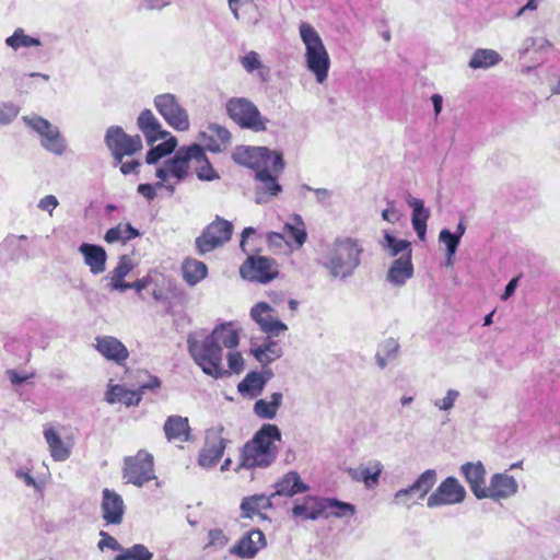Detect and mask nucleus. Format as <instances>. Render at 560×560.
I'll list each match as a JSON object with an SVG mask.
<instances>
[{
  "label": "nucleus",
  "mask_w": 560,
  "mask_h": 560,
  "mask_svg": "<svg viewBox=\"0 0 560 560\" xmlns=\"http://www.w3.org/2000/svg\"><path fill=\"white\" fill-rule=\"evenodd\" d=\"M518 491L516 479L505 472H498L491 476L489 485L486 486L481 499H491L495 502L506 500Z\"/></svg>",
  "instance_id": "a211bd4d"
},
{
  "label": "nucleus",
  "mask_w": 560,
  "mask_h": 560,
  "mask_svg": "<svg viewBox=\"0 0 560 560\" xmlns=\"http://www.w3.org/2000/svg\"><path fill=\"white\" fill-rule=\"evenodd\" d=\"M48 451L55 462H65L71 455V445L66 443L60 433L50 424H45L43 430Z\"/></svg>",
  "instance_id": "393cba45"
},
{
  "label": "nucleus",
  "mask_w": 560,
  "mask_h": 560,
  "mask_svg": "<svg viewBox=\"0 0 560 560\" xmlns=\"http://www.w3.org/2000/svg\"><path fill=\"white\" fill-rule=\"evenodd\" d=\"M320 518L352 517L357 512L353 504L334 498H320Z\"/></svg>",
  "instance_id": "c756f323"
},
{
  "label": "nucleus",
  "mask_w": 560,
  "mask_h": 560,
  "mask_svg": "<svg viewBox=\"0 0 560 560\" xmlns=\"http://www.w3.org/2000/svg\"><path fill=\"white\" fill-rule=\"evenodd\" d=\"M233 232V224L220 217H217L206 226L200 236L196 238V247L200 255H205L224 245L230 241Z\"/></svg>",
  "instance_id": "9b49d317"
},
{
  "label": "nucleus",
  "mask_w": 560,
  "mask_h": 560,
  "mask_svg": "<svg viewBox=\"0 0 560 560\" xmlns=\"http://www.w3.org/2000/svg\"><path fill=\"white\" fill-rule=\"evenodd\" d=\"M407 203L412 209V228L416 231L418 237L423 241L425 237L427 222L430 217V211L424 207L422 199L412 197L411 195L407 197Z\"/></svg>",
  "instance_id": "2f4dec72"
},
{
  "label": "nucleus",
  "mask_w": 560,
  "mask_h": 560,
  "mask_svg": "<svg viewBox=\"0 0 560 560\" xmlns=\"http://www.w3.org/2000/svg\"><path fill=\"white\" fill-rule=\"evenodd\" d=\"M229 116L242 128L254 131L266 130V119L254 103L244 97H233L226 103Z\"/></svg>",
  "instance_id": "0eeeda50"
},
{
  "label": "nucleus",
  "mask_w": 560,
  "mask_h": 560,
  "mask_svg": "<svg viewBox=\"0 0 560 560\" xmlns=\"http://www.w3.org/2000/svg\"><path fill=\"white\" fill-rule=\"evenodd\" d=\"M271 499V495L266 494H254L244 498L241 503L242 516L250 518L254 515H258L262 511L270 509L272 506Z\"/></svg>",
  "instance_id": "4c0bfd02"
},
{
  "label": "nucleus",
  "mask_w": 560,
  "mask_h": 560,
  "mask_svg": "<svg viewBox=\"0 0 560 560\" xmlns=\"http://www.w3.org/2000/svg\"><path fill=\"white\" fill-rule=\"evenodd\" d=\"M240 275L247 281L268 283L278 277L279 268L273 258L249 256L241 266Z\"/></svg>",
  "instance_id": "ddd939ff"
},
{
  "label": "nucleus",
  "mask_w": 560,
  "mask_h": 560,
  "mask_svg": "<svg viewBox=\"0 0 560 560\" xmlns=\"http://www.w3.org/2000/svg\"><path fill=\"white\" fill-rule=\"evenodd\" d=\"M374 359L377 366L383 370L394 362L395 352H376Z\"/></svg>",
  "instance_id": "680f3d73"
},
{
  "label": "nucleus",
  "mask_w": 560,
  "mask_h": 560,
  "mask_svg": "<svg viewBox=\"0 0 560 560\" xmlns=\"http://www.w3.org/2000/svg\"><path fill=\"white\" fill-rule=\"evenodd\" d=\"M164 141L156 147L152 148L145 156V162L148 164H154L160 159L171 154L175 148L177 147V140L175 137H173L171 133L167 136L166 139H163Z\"/></svg>",
  "instance_id": "c03bdc74"
},
{
  "label": "nucleus",
  "mask_w": 560,
  "mask_h": 560,
  "mask_svg": "<svg viewBox=\"0 0 560 560\" xmlns=\"http://www.w3.org/2000/svg\"><path fill=\"white\" fill-rule=\"evenodd\" d=\"M14 476L16 479L24 482L26 487L34 489L36 492H42L45 487L44 481L35 479L32 475V470L27 467H20L15 469Z\"/></svg>",
  "instance_id": "3c124183"
},
{
  "label": "nucleus",
  "mask_w": 560,
  "mask_h": 560,
  "mask_svg": "<svg viewBox=\"0 0 560 560\" xmlns=\"http://www.w3.org/2000/svg\"><path fill=\"white\" fill-rule=\"evenodd\" d=\"M467 495L465 487L455 477H447L428 495L427 508L438 509L460 504Z\"/></svg>",
  "instance_id": "9d476101"
},
{
  "label": "nucleus",
  "mask_w": 560,
  "mask_h": 560,
  "mask_svg": "<svg viewBox=\"0 0 560 560\" xmlns=\"http://www.w3.org/2000/svg\"><path fill=\"white\" fill-rule=\"evenodd\" d=\"M79 252L82 254L84 264L89 267L91 273L101 275L105 271L107 254L103 247L83 243L80 245Z\"/></svg>",
  "instance_id": "cd10ccee"
},
{
  "label": "nucleus",
  "mask_w": 560,
  "mask_h": 560,
  "mask_svg": "<svg viewBox=\"0 0 560 560\" xmlns=\"http://www.w3.org/2000/svg\"><path fill=\"white\" fill-rule=\"evenodd\" d=\"M223 427L217 425L206 433V443L199 455V465L203 468H211L218 464L223 456L226 439L223 436Z\"/></svg>",
  "instance_id": "2eb2a0df"
},
{
  "label": "nucleus",
  "mask_w": 560,
  "mask_h": 560,
  "mask_svg": "<svg viewBox=\"0 0 560 560\" xmlns=\"http://www.w3.org/2000/svg\"><path fill=\"white\" fill-rule=\"evenodd\" d=\"M229 537L220 528H212L208 532V542L205 548L222 550L229 544Z\"/></svg>",
  "instance_id": "5fc2aeb1"
},
{
  "label": "nucleus",
  "mask_w": 560,
  "mask_h": 560,
  "mask_svg": "<svg viewBox=\"0 0 560 560\" xmlns=\"http://www.w3.org/2000/svg\"><path fill=\"white\" fill-rule=\"evenodd\" d=\"M270 372H250L242 382L238 383L237 389L242 395L256 397L262 392L265 384L270 378Z\"/></svg>",
  "instance_id": "e433bc0d"
},
{
  "label": "nucleus",
  "mask_w": 560,
  "mask_h": 560,
  "mask_svg": "<svg viewBox=\"0 0 560 560\" xmlns=\"http://www.w3.org/2000/svg\"><path fill=\"white\" fill-rule=\"evenodd\" d=\"M153 553L141 544L133 545L124 550L115 560H151Z\"/></svg>",
  "instance_id": "09e8293b"
},
{
  "label": "nucleus",
  "mask_w": 560,
  "mask_h": 560,
  "mask_svg": "<svg viewBox=\"0 0 560 560\" xmlns=\"http://www.w3.org/2000/svg\"><path fill=\"white\" fill-rule=\"evenodd\" d=\"M156 188H160L156 185L151 184H140L137 188L138 192L143 196L147 200H153L156 196Z\"/></svg>",
  "instance_id": "338daca9"
},
{
  "label": "nucleus",
  "mask_w": 560,
  "mask_h": 560,
  "mask_svg": "<svg viewBox=\"0 0 560 560\" xmlns=\"http://www.w3.org/2000/svg\"><path fill=\"white\" fill-rule=\"evenodd\" d=\"M164 432L168 441H188L190 433L188 419L182 416L168 417L164 423Z\"/></svg>",
  "instance_id": "f704fd0d"
},
{
  "label": "nucleus",
  "mask_w": 560,
  "mask_h": 560,
  "mask_svg": "<svg viewBox=\"0 0 560 560\" xmlns=\"http://www.w3.org/2000/svg\"><path fill=\"white\" fill-rule=\"evenodd\" d=\"M292 514L303 520H318L322 516L320 497L307 495L301 503L294 504Z\"/></svg>",
  "instance_id": "58836bf2"
},
{
  "label": "nucleus",
  "mask_w": 560,
  "mask_h": 560,
  "mask_svg": "<svg viewBox=\"0 0 560 560\" xmlns=\"http://www.w3.org/2000/svg\"><path fill=\"white\" fill-rule=\"evenodd\" d=\"M242 66L247 72L259 71V75L265 79L268 74V69L262 65L259 55L256 51H249L241 59Z\"/></svg>",
  "instance_id": "8fccbe9b"
},
{
  "label": "nucleus",
  "mask_w": 560,
  "mask_h": 560,
  "mask_svg": "<svg viewBox=\"0 0 560 560\" xmlns=\"http://www.w3.org/2000/svg\"><path fill=\"white\" fill-rule=\"evenodd\" d=\"M19 115V108L11 103L0 104V125L10 124Z\"/></svg>",
  "instance_id": "4d7b16f0"
},
{
  "label": "nucleus",
  "mask_w": 560,
  "mask_h": 560,
  "mask_svg": "<svg viewBox=\"0 0 560 560\" xmlns=\"http://www.w3.org/2000/svg\"><path fill=\"white\" fill-rule=\"evenodd\" d=\"M299 35L304 46V66L315 77L318 84L326 82L330 69V56L323 38L316 28L307 23L301 22Z\"/></svg>",
  "instance_id": "7ed1b4c3"
},
{
  "label": "nucleus",
  "mask_w": 560,
  "mask_h": 560,
  "mask_svg": "<svg viewBox=\"0 0 560 560\" xmlns=\"http://www.w3.org/2000/svg\"><path fill=\"white\" fill-rule=\"evenodd\" d=\"M200 156V145L190 144L179 148L172 159L156 168L155 175L160 179L159 187L166 188L171 194L175 191V186L182 183L189 174L192 156Z\"/></svg>",
  "instance_id": "20e7f679"
},
{
  "label": "nucleus",
  "mask_w": 560,
  "mask_h": 560,
  "mask_svg": "<svg viewBox=\"0 0 560 560\" xmlns=\"http://www.w3.org/2000/svg\"><path fill=\"white\" fill-rule=\"evenodd\" d=\"M460 472L468 483L474 495L481 500L486 488V468L481 462L465 463L460 466Z\"/></svg>",
  "instance_id": "b1692460"
},
{
  "label": "nucleus",
  "mask_w": 560,
  "mask_h": 560,
  "mask_svg": "<svg viewBox=\"0 0 560 560\" xmlns=\"http://www.w3.org/2000/svg\"><path fill=\"white\" fill-rule=\"evenodd\" d=\"M413 276L411 255L399 256L390 265L386 279L394 287H402Z\"/></svg>",
  "instance_id": "bb28decb"
},
{
  "label": "nucleus",
  "mask_w": 560,
  "mask_h": 560,
  "mask_svg": "<svg viewBox=\"0 0 560 560\" xmlns=\"http://www.w3.org/2000/svg\"><path fill=\"white\" fill-rule=\"evenodd\" d=\"M382 218L390 223H395L400 219V213L398 210L390 203L388 208L383 210Z\"/></svg>",
  "instance_id": "774afa93"
},
{
  "label": "nucleus",
  "mask_w": 560,
  "mask_h": 560,
  "mask_svg": "<svg viewBox=\"0 0 560 560\" xmlns=\"http://www.w3.org/2000/svg\"><path fill=\"white\" fill-rule=\"evenodd\" d=\"M22 119L37 135L39 143L45 151L57 156H61L67 152V140L57 126L37 115L24 116Z\"/></svg>",
  "instance_id": "39448f33"
},
{
  "label": "nucleus",
  "mask_w": 560,
  "mask_h": 560,
  "mask_svg": "<svg viewBox=\"0 0 560 560\" xmlns=\"http://www.w3.org/2000/svg\"><path fill=\"white\" fill-rule=\"evenodd\" d=\"M284 244L289 247L300 248L306 241L304 222L299 215L287 222L282 229Z\"/></svg>",
  "instance_id": "473e14b6"
},
{
  "label": "nucleus",
  "mask_w": 560,
  "mask_h": 560,
  "mask_svg": "<svg viewBox=\"0 0 560 560\" xmlns=\"http://www.w3.org/2000/svg\"><path fill=\"white\" fill-rule=\"evenodd\" d=\"M282 172L283 171L276 172L271 166H267L255 173L256 203H267L282 191V186L278 182Z\"/></svg>",
  "instance_id": "dca6fc26"
},
{
  "label": "nucleus",
  "mask_w": 560,
  "mask_h": 560,
  "mask_svg": "<svg viewBox=\"0 0 560 560\" xmlns=\"http://www.w3.org/2000/svg\"><path fill=\"white\" fill-rule=\"evenodd\" d=\"M250 316L269 335L278 336L287 330V326L275 314L273 307L266 302L255 304L250 310Z\"/></svg>",
  "instance_id": "aec40b11"
},
{
  "label": "nucleus",
  "mask_w": 560,
  "mask_h": 560,
  "mask_svg": "<svg viewBox=\"0 0 560 560\" xmlns=\"http://www.w3.org/2000/svg\"><path fill=\"white\" fill-rule=\"evenodd\" d=\"M154 106L159 114L173 129L186 131L189 129L190 121L186 108L179 103L176 95L164 93L154 97Z\"/></svg>",
  "instance_id": "6e6552de"
},
{
  "label": "nucleus",
  "mask_w": 560,
  "mask_h": 560,
  "mask_svg": "<svg viewBox=\"0 0 560 560\" xmlns=\"http://www.w3.org/2000/svg\"><path fill=\"white\" fill-rule=\"evenodd\" d=\"M201 138L203 141L209 139V143L206 144L209 151L220 152L230 142L231 135L226 128L212 124L201 132Z\"/></svg>",
  "instance_id": "c9c22d12"
},
{
  "label": "nucleus",
  "mask_w": 560,
  "mask_h": 560,
  "mask_svg": "<svg viewBox=\"0 0 560 560\" xmlns=\"http://www.w3.org/2000/svg\"><path fill=\"white\" fill-rule=\"evenodd\" d=\"M241 328L229 322L219 325L203 340V350L233 349L238 345Z\"/></svg>",
  "instance_id": "f3484780"
},
{
  "label": "nucleus",
  "mask_w": 560,
  "mask_h": 560,
  "mask_svg": "<svg viewBox=\"0 0 560 560\" xmlns=\"http://www.w3.org/2000/svg\"><path fill=\"white\" fill-rule=\"evenodd\" d=\"M308 490V487L302 482L296 471H290L285 474L275 483V492L270 495L293 497L298 493H303Z\"/></svg>",
  "instance_id": "7c9ffc66"
},
{
  "label": "nucleus",
  "mask_w": 560,
  "mask_h": 560,
  "mask_svg": "<svg viewBox=\"0 0 560 560\" xmlns=\"http://www.w3.org/2000/svg\"><path fill=\"white\" fill-rule=\"evenodd\" d=\"M133 269V262L131 258L124 255L119 258L117 266L112 271L117 275V278H125Z\"/></svg>",
  "instance_id": "13d9d810"
},
{
  "label": "nucleus",
  "mask_w": 560,
  "mask_h": 560,
  "mask_svg": "<svg viewBox=\"0 0 560 560\" xmlns=\"http://www.w3.org/2000/svg\"><path fill=\"white\" fill-rule=\"evenodd\" d=\"M192 161L197 163L196 174L200 180L211 182L220 178L219 174L217 171H214L209 160L205 155L203 149L201 147L200 156H192Z\"/></svg>",
  "instance_id": "a18cd8bd"
},
{
  "label": "nucleus",
  "mask_w": 560,
  "mask_h": 560,
  "mask_svg": "<svg viewBox=\"0 0 560 560\" xmlns=\"http://www.w3.org/2000/svg\"><path fill=\"white\" fill-rule=\"evenodd\" d=\"M5 375L12 386L18 388L24 384H32L36 376V372L32 368L9 369L5 371Z\"/></svg>",
  "instance_id": "49530a36"
},
{
  "label": "nucleus",
  "mask_w": 560,
  "mask_h": 560,
  "mask_svg": "<svg viewBox=\"0 0 560 560\" xmlns=\"http://www.w3.org/2000/svg\"><path fill=\"white\" fill-rule=\"evenodd\" d=\"M58 206L59 201L54 195H47L38 201V208L48 212L50 215Z\"/></svg>",
  "instance_id": "052dcab7"
},
{
  "label": "nucleus",
  "mask_w": 560,
  "mask_h": 560,
  "mask_svg": "<svg viewBox=\"0 0 560 560\" xmlns=\"http://www.w3.org/2000/svg\"><path fill=\"white\" fill-rule=\"evenodd\" d=\"M183 277L189 285H195L208 275V268L195 258H187L182 265Z\"/></svg>",
  "instance_id": "a19ab883"
},
{
  "label": "nucleus",
  "mask_w": 560,
  "mask_h": 560,
  "mask_svg": "<svg viewBox=\"0 0 560 560\" xmlns=\"http://www.w3.org/2000/svg\"><path fill=\"white\" fill-rule=\"evenodd\" d=\"M281 441V432L276 424H264L248 441L241 454V466L245 468L269 467L278 456L277 443Z\"/></svg>",
  "instance_id": "f257e3e1"
},
{
  "label": "nucleus",
  "mask_w": 560,
  "mask_h": 560,
  "mask_svg": "<svg viewBox=\"0 0 560 560\" xmlns=\"http://www.w3.org/2000/svg\"><path fill=\"white\" fill-rule=\"evenodd\" d=\"M502 61V56L494 49L477 48L468 62V67L472 70H487L498 66Z\"/></svg>",
  "instance_id": "72a5a7b5"
},
{
  "label": "nucleus",
  "mask_w": 560,
  "mask_h": 560,
  "mask_svg": "<svg viewBox=\"0 0 560 560\" xmlns=\"http://www.w3.org/2000/svg\"><path fill=\"white\" fill-rule=\"evenodd\" d=\"M382 249L387 253L390 257H396L398 255H411V244L410 242L401 238H397L392 235L388 231L384 232L383 238L380 242Z\"/></svg>",
  "instance_id": "ea45409f"
},
{
  "label": "nucleus",
  "mask_w": 560,
  "mask_h": 560,
  "mask_svg": "<svg viewBox=\"0 0 560 560\" xmlns=\"http://www.w3.org/2000/svg\"><path fill=\"white\" fill-rule=\"evenodd\" d=\"M383 468L380 460L373 459L358 467L349 468L348 475L353 481L363 482L366 489H374L380 482Z\"/></svg>",
  "instance_id": "5701e85b"
},
{
  "label": "nucleus",
  "mask_w": 560,
  "mask_h": 560,
  "mask_svg": "<svg viewBox=\"0 0 560 560\" xmlns=\"http://www.w3.org/2000/svg\"><path fill=\"white\" fill-rule=\"evenodd\" d=\"M101 508L102 516L107 524L118 525L122 522L125 504L117 492L104 489Z\"/></svg>",
  "instance_id": "412c9836"
},
{
  "label": "nucleus",
  "mask_w": 560,
  "mask_h": 560,
  "mask_svg": "<svg viewBox=\"0 0 560 560\" xmlns=\"http://www.w3.org/2000/svg\"><path fill=\"white\" fill-rule=\"evenodd\" d=\"M96 341V350H126V347L118 339L110 336L97 338Z\"/></svg>",
  "instance_id": "6e6d98bb"
},
{
  "label": "nucleus",
  "mask_w": 560,
  "mask_h": 560,
  "mask_svg": "<svg viewBox=\"0 0 560 560\" xmlns=\"http://www.w3.org/2000/svg\"><path fill=\"white\" fill-rule=\"evenodd\" d=\"M282 402V394L273 393L270 399H259L254 405V412L261 419H273Z\"/></svg>",
  "instance_id": "79ce46f5"
},
{
  "label": "nucleus",
  "mask_w": 560,
  "mask_h": 560,
  "mask_svg": "<svg viewBox=\"0 0 560 560\" xmlns=\"http://www.w3.org/2000/svg\"><path fill=\"white\" fill-rule=\"evenodd\" d=\"M194 361L202 371L215 378L228 373L223 365L222 352H191Z\"/></svg>",
  "instance_id": "c85d7f7f"
},
{
  "label": "nucleus",
  "mask_w": 560,
  "mask_h": 560,
  "mask_svg": "<svg viewBox=\"0 0 560 560\" xmlns=\"http://www.w3.org/2000/svg\"><path fill=\"white\" fill-rule=\"evenodd\" d=\"M362 243L353 237H337L328 247L324 267L332 279L346 280L361 264Z\"/></svg>",
  "instance_id": "f03ea898"
},
{
  "label": "nucleus",
  "mask_w": 560,
  "mask_h": 560,
  "mask_svg": "<svg viewBox=\"0 0 560 560\" xmlns=\"http://www.w3.org/2000/svg\"><path fill=\"white\" fill-rule=\"evenodd\" d=\"M137 125L144 135L149 144H152L161 139H166L167 136H170L168 131L162 129L161 122L150 109H144L141 112L138 117Z\"/></svg>",
  "instance_id": "a878e982"
},
{
  "label": "nucleus",
  "mask_w": 560,
  "mask_h": 560,
  "mask_svg": "<svg viewBox=\"0 0 560 560\" xmlns=\"http://www.w3.org/2000/svg\"><path fill=\"white\" fill-rule=\"evenodd\" d=\"M105 142L117 163H121L125 155H132L142 149L140 136H129L120 127H110Z\"/></svg>",
  "instance_id": "4468645a"
},
{
  "label": "nucleus",
  "mask_w": 560,
  "mask_h": 560,
  "mask_svg": "<svg viewBox=\"0 0 560 560\" xmlns=\"http://www.w3.org/2000/svg\"><path fill=\"white\" fill-rule=\"evenodd\" d=\"M107 279H108V285L110 288V290H117V291H125L128 289V283L129 282H124V278H117V275L110 272L108 276H107Z\"/></svg>",
  "instance_id": "69168bd1"
},
{
  "label": "nucleus",
  "mask_w": 560,
  "mask_h": 560,
  "mask_svg": "<svg viewBox=\"0 0 560 560\" xmlns=\"http://www.w3.org/2000/svg\"><path fill=\"white\" fill-rule=\"evenodd\" d=\"M242 352H229L228 362L229 369L232 372L240 373L243 368V358L241 355Z\"/></svg>",
  "instance_id": "e2e57ef3"
},
{
  "label": "nucleus",
  "mask_w": 560,
  "mask_h": 560,
  "mask_svg": "<svg viewBox=\"0 0 560 560\" xmlns=\"http://www.w3.org/2000/svg\"><path fill=\"white\" fill-rule=\"evenodd\" d=\"M101 536H102V539L98 542V548L101 550H104L105 548H109L112 550L120 549L119 542L114 537H112L110 535H108L104 532H101Z\"/></svg>",
  "instance_id": "0e129e2a"
},
{
  "label": "nucleus",
  "mask_w": 560,
  "mask_h": 560,
  "mask_svg": "<svg viewBox=\"0 0 560 560\" xmlns=\"http://www.w3.org/2000/svg\"><path fill=\"white\" fill-rule=\"evenodd\" d=\"M138 236H140V232L130 223H119L105 233L104 240L107 243L128 242Z\"/></svg>",
  "instance_id": "37998d69"
},
{
  "label": "nucleus",
  "mask_w": 560,
  "mask_h": 560,
  "mask_svg": "<svg viewBox=\"0 0 560 560\" xmlns=\"http://www.w3.org/2000/svg\"><path fill=\"white\" fill-rule=\"evenodd\" d=\"M122 478L127 483L142 487L145 482L156 479L153 468V456L139 451L135 456L125 458Z\"/></svg>",
  "instance_id": "1a4fd4ad"
},
{
  "label": "nucleus",
  "mask_w": 560,
  "mask_h": 560,
  "mask_svg": "<svg viewBox=\"0 0 560 560\" xmlns=\"http://www.w3.org/2000/svg\"><path fill=\"white\" fill-rule=\"evenodd\" d=\"M459 396L460 394L458 390L450 388L443 397L435 398L432 404L438 410L448 412L454 408Z\"/></svg>",
  "instance_id": "864d4df0"
},
{
  "label": "nucleus",
  "mask_w": 560,
  "mask_h": 560,
  "mask_svg": "<svg viewBox=\"0 0 560 560\" xmlns=\"http://www.w3.org/2000/svg\"><path fill=\"white\" fill-rule=\"evenodd\" d=\"M232 158L237 164L253 168L255 173L267 166H271L276 172L284 170L281 153L264 147H238Z\"/></svg>",
  "instance_id": "423d86ee"
},
{
  "label": "nucleus",
  "mask_w": 560,
  "mask_h": 560,
  "mask_svg": "<svg viewBox=\"0 0 560 560\" xmlns=\"http://www.w3.org/2000/svg\"><path fill=\"white\" fill-rule=\"evenodd\" d=\"M266 546V538L261 530L253 529L242 537L230 552L240 558H254L257 552Z\"/></svg>",
  "instance_id": "4be33fe9"
},
{
  "label": "nucleus",
  "mask_w": 560,
  "mask_h": 560,
  "mask_svg": "<svg viewBox=\"0 0 560 560\" xmlns=\"http://www.w3.org/2000/svg\"><path fill=\"white\" fill-rule=\"evenodd\" d=\"M436 480V470H424L409 487L395 492L394 502L408 509L413 506L418 500H422L429 494Z\"/></svg>",
  "instance_id": "f8f14e48"
},
{
  "label": "nucleus",
  "mask_w": 560,
  "mask_h": 560,
  "mask_svg": "<svg viewBox=\"0 0 560 560\" xmlns=\"http://www.w3.org/2000/svg\"><path fill=\"white\" fill-rule=\"evenodd\" d=\"M5 44L16 50L21 47L40 46V40L26 35L23 28H16L14 33L5 39Z\"/></svg>",
  "instance_id": "de8ad7c7"
},
{
  "label": "nucleus",
  "mask_w": 560,
  "mask_h": 560,
  "mask_svg": "<svg viewBox=\"0 0 560 560\" xmlns=\"http://www.w3.org/2000/svg\"><path fill=\"white\" fill-rule=\"evenodd\" d=\"M24 240H26L25 235H20V236L10 235L4 240L3 245L7 248H16V249L21 250L22 256L25 258H28L27 250L25 248H23L21 245V242Z\"/></svg>",
  "instance_id": "bf43d9fd"
},
{
  "label": "nucleus",
  "mask_w": 560,
  "mask_h": 560,
  "mask_svg": "<svg viewBox=\"0 0 560 560\" xmlns=\"http://www.w3.org/2000/svg\"><path fill=\"white\" fill-rule=\"evenodd\" d=\"M439 241L445 244L447 252V264L452 265V259L456 254L460 240L454 233H451L448 230L444 229L439 234Z\"/></svg>",
  "instance_id": "603ef678"
},
{
  "label": "nucleus",
  "mask_w": 560,
  "mask_h": 560,
  "mask_svg": "<svg viewBox=\"0 0 560 560\" xmlns=\"http://www.w3.org/2000/svg\"><path fill=\"white\" fill-rule=\"evenodd\" d=\"M160 387V381L155 376H149V381L141 384L138 390H130L122 385H109L106 392V400L109 404L121 402L126 406L138 405L141 397L140 394L145 389H155Z\"/></svg>",
  "instance_id": "6ab92c4d"
}]
</instances>
